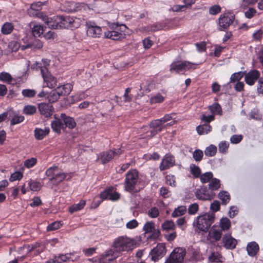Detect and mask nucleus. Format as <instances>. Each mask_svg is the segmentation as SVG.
Listing matches in <instances>:
<instances>
[{
	"mask_svg": "<svg viewBox=\"0 0 263 263\" xmlns=\"http://www.w3.org/2000/svg\"><path fill=\"white\" fill-rule=\"evenodd\" d=\"M13 28L14 27L11 23L6 22L2 27V32L4 34H9L12 31Z\"/></svg>",
	"mask_w": 263,
	"mask_h": 263,
	"instance_id": "nucleus-42",
	"label": "nucleus"
},
{
	"mask_svg": "<svg viewBox=\"0 0 263 263\" xmlns=\"http://www.w3.org/2000/svg\"><path fill=\"white\" fill-rule=\"evenodd\" d=\"M115 250L110 249L106 251L100 258V263H109L110 261L115 259L118 255Z\"/></svg>",
	"mask_w": 263,
	"mask_h": 263,
	"instance_id": "nucleus-19",
	"label": "nucleus"
},
{
	"mask_svg": "<svg viewBox=\"0 0 263 263\" xmlns=\"http://www.w3.org/2000/svg\"><path fill=\"white\" fill-rule=\"evenodd\" d=\"M175 165V159L174 156L166 154L162 158L159 166L160 171H164Z\"/></svg>",
	"mask_w": 263,
	"mask_h": 263,
	"instance_id": "nucleus-13",
	"label": "nucleus"
},
{
	"mask_svg": "<svg viewBox=\"0 0 263 263\" xmlns=\"http://www.w3.org/2000/svg\"><path fill=\"white\" fill-rule=\"evenodd\" d=\"M217 152V147L214 145H210L204 151V154L206 156H214Z\"/></svg>",
	"mask_w": 263,
	"mask_h": 263,
	"instance_id": "nucleus-45",
	"label": "nucleus"
},
{
	"mask_svg": "<svg viewBox=\"0 0 263 263\" xmlns=\"http://www.w3.org/2000/svg\"><path fill=\"white\" fill-rule=\"evenodd\" d=\"M195 195L196 197L200 200H211L214 198L215 194L212 191H208L206 187L202 186L200 189L196 190Z\"/></svg>",
	"mask_w": 263,
	"mask_h": 263,
	"instance_id": "nucleus-11",
	"label": "nucleus"
},
{
	"mask_svg": "<svg viewBox=\"0 0 263 263\" xmlns=\"http://www.w3.org/2000/svg\"><path fill=\"white\" fill-rule=\"evenodd\" d=\"M71 253H67L65 254H60L58 256H54V258L49 259L48 263H62L67 261H74L77 260L79 257L77 256L74 258L71 257Z\"/></svg>",
	"mask_w": 263,
	"mask_h": 263,
	"instance_id": "nucleus-17",
	"label": "nucleus"
},
{
	"mask_svg": "<svg viewBox=\"0 0 263 263\" xmlns=\"http://www.w3.org/2000/svg\"><path fill=\"white\" fill-rule=\"evenodd\" d=\"M51 126L53 131L59 134L61 133V129L64 128V122L61 116L60 117L54 116V120L51 122Z\"/></svg>",
	"mask_w": 263,
	"mask_h": 263,
	"instance_id": "nucleus-20",
	"label": "nucleus"
},
{
	"mask_svg": "<svg viewBox=\"0 0 263 263\" xmlns=\"http://www.w3.org/2000/svg\"><path fill=\"white\" fill-rule=\"evenodd\" d=\"M61 117L63 121L64 128L68 127L69 129H73L76 126V122L73 118L66 115L65 114H61Z\"/></svg>",
	"mask_w": 263,
	"mask_h": 263,
	"instance_id": "nucleus-22",
	"label": "nucleus"
},
{
	"mask_svg": "<svg viewBox=\"0 0 263 263\" xmlns=\"http://www.w3.org/2000/svg\"><path fill=\"white\" fill-rule=\"evenodd\" d=\"M33 17H37L41 19L45 23V24H46L47 21L48 20V17L46 15V14L45 13L41 11L35 13V14L33 15Z\"/></svg>",
	"mask_w": 263,
	"mask_h": 263,
	"instance_id": "nucleus-62",
	"label": "nucleus"
},
{
	"mask_svg": "<svg viewBox=\"0 0 263 263\" xmlns=\"http://www.w3.org/2000/svg\"><path fill=\"white\" fill-rule=\"evenodd\" d=\"M58 171V167L57 166H53L48 168L46 170L45 174L47 176L50 177V178L53 177Z\"/></svg>",
	"mask_w": 263,
	"mask_h": 263,
	"instance_id": "nucleus-54",
	"label": "nucleus"
},
{
	"mask_svg": "<svg viewBox=\"0 0 263 263\" xmlns=\"http://www.w3.org/2000/svg\"><path fill=\"white\" fill-rule=\"evenodd\" d=\"M162 229L163 231H165L166 232H169L171 231H174L175 228L176 227L174 222L171 220H165L162 224Z\"/></svg>",
	"mask_w": 263,
	"mask_h": 263,
	"instance_id": "nucleus-32",
	"label": "nucleus"
},
{
	"mask_svg": "<svg viewBox=\"0 0 263 263\" xmlns=\"http://www.w3.org/2000/svg\"><path fill=\"white\" fill-rule=\"evenodd\" d=\"M114 153L112 152V150L103 152L98 155L97 159L100 160L102 164H105L114 158Z\"/></svg>",
	"mask_w": 263,
	"mask_h": 263,
	"instance_id": "nucleus-21",
	"label": "nucleus"
},
{
	"mask_svg": "<svg viewBox=\"0 0 263 263\" xmlns=\"http://www.w3.org/2000/svg\"><path fill=\"white\" fill-rule=\"evenodd\" d=\"M43 47L42 43L39 39H34L32 42L27 44L26 45H24L22 47L23 49L27 48L32 49H41Z\"/></svg>",
	"mask_w": 263,
	"mask_h": 263,
	"instance_id": "nucleus-30",
	"label": "nucleus"
},
{
	"mask_svg": "<svg viewBox=\"0 0 263 263\" xmlns=\"http://www.w3.org/2000/svg\"><path fill=\"white\" fill-rule=\"evenodd\" d=\"M100 198L102 200L109 199L111 201L118 200L120 197V194L115 191V188L110 186L100 193Z\"/></svg>",
	"mask_w": 263,
	"mask_h": 263,
	"instance_id": "nucleus-12",
	"label": "nucleus"
},
{
	"mask_svg": "<svg viewBox=\"0 0 263 263\" xmlns=\"http://www.w3.org/2000/svg\"><path fill=\"white\" fill-rule=\"evenodd\" d=\"M36 69V70H39L41 71L44 81L45 83H46L48 87L52 88L55 87L57 86L58 82L57 78L53 77L48 71L46 67L41 66L39 65V64H37Z\"/></svg>",
	"mask_w": 263,
	"mask_h": 263,
	"instance_id": "nucleus-5",
	"label": "nucleus"
},
{
	"mask_svg": "<svg viewBox=\"0 0 263 263\" xmlns=\"http://www.w3.org/2000/svg\"><path fill=\"white\" fill-rule=\"evenodd\" d=\"M199 210L198 204L196 203L191 204L188 208V213L191 215L195 214Z\"/></svg>",
	"mask_w": 263,
	"mask_h": 263,
	"instance_id": "nucleus-60",
	"label": "nucleus"
},
{
	"mask_svg": "<svg viewBox=\"0 0 263 263\" xmlns=\"http://www.w3.org/2000/svg\"><path fill=\"white\" fill-rule=\"evenodd\" d=\"M101 28L98 26L90 25L88 26L87 29V34L88 36L97 37H99L101 34Z\"/></svg>",
	"mask_w": 263,
	"mask_h": 263,
	"instance_id": "nucleus-23",
	"label": "nucleus"
},
{
	"mask_svg": "<svg viewBox=\"0 0 263 263\" xmlns=\"http://www.w3.org/2000/svg\"><path fill=\"white\" fill-rule=\"evenodd\" d=\"M197 64L187 61L173 62L171 65V72L175 71L177 73L185 72L187 70L195 69Z\"/></svg>",
	"mask_w": 263,
	"mask_h": 263,
	"instance_id": "nucleus-3",
	"label": "nucleus"
},
{
	"mask_svg": "<svg viewBox=\"0 0 263 263\" xmlns=\"http://www.w3.org/2000/svg\"><path fill=\"white\" fill-rule=\"evenodd\" d=\"M165 245L163 243H158L150 252L151 259L156 262L161 258L166 253Z\"/></svg>",
	"mask_w": 263,
	"mask_h": 263,
	"instance_id": "nucleus-10",
	"label": "nucleus"
},
{
	"mask_svg": "<svg viewBox=\"0 0 263 263\" xmlns=\"http://www.w3.org/2000/svg\"><path fill=\"white\" fill-rule=\"evenodd\" d=\"M222 242L223 246L227 249L233 250L235 248L237 243V240L233 238L230 233L223 235Z\"/></svg>",
	"mask_w": 263,
	"mask_h": 263,
	"instance_id": "nucleus-16",
	"label": "nucleus"
},
{
	"mask_svg": "<svg viewBox=\"0 0 263 263\" xmlns=\"http://www.w3.org/2000/svg\"><path fill=\"white\" fill-rule=\"evenodd\" d=\"M220 187V180L217 178H212L209 184V188L212 191H216Z\"/></svg>",
	"mask_w": 263,
	"mask_h": 263,
	"instance_id": "nucleus-36",
	"label": "nucleus"
},
{
	"mask_svg": "<svg viewBox=\"0 0 263 263\" xmlns=\"http://www.w3.org/2000/svg\"><path fill=\"white\" fill-rule=\"evenodd\" d=\"M155 229V223L152 221L146 222L143 227V231L145 233H150Z\"/></svg>",
	"mask_w": 263,
	"mask_h": 263,
	"instance_id": "nucleus-49",
	"label": "nucleus"
},
{
	"mask_svg": "<svg viewBox=\"0 0 263 263\" xmlns=\"http://www.w3.org/2000/svg\"><path fill=\"white\" fill-rule=\"evenodd\" d=\"M20 47V44L16 41H11L9 43L8 47L11 52H16Z\"/></svg>",
	"mask_w": 263,
	"mask_h": 263,
	"instance_id": "nucleus-58",
	"label": "nucleus"
},
{
	"mask_svg": "<svg viewBox=\"0 0 263 263\" xmlns=\"http://www.w3.org/2000/svg\"><path fill=\"white\" fill-rule=\"evenodd\" d=\"M126 28V26L121 25V26L116 25L115 29L112 31H108L105 32V35L107 38L113 40H117L124 37L125 34L123 33L124 29Z\"/></svg>",
	"mask_w": 263,
	"mask_h": 263,
	"instance_id": "nucleus-9",
	"label": "nucleus"
},
{
	"mask_svg": "<svg viewBox=\"0 0 263 263\" xmlns=\"http://www.w3.org/2000/svg\"><path fill=\"white\" fill-rule=\"evenodd\" d=\"M164 100V97L160 93L157 94L156 96L152 97L150 99L152 104L161 103Z\"/></svg>",
	"mask_w": 263,
	"mask_h": 263,
	"instance_id": "nucleus-56",
	"label": "nucleus"
},
{
	"mask_svg": "<svg viewBox=\"0 0 263 263\" xmlns=\"http://www.w3.org/2000/svg\"><path fill=\"white\" fill-rule=\"evenodd\" d=\"M260 72L257 70H252L248 72L245 76V81L249 85H253L259 78Z\"/></svg>",
	"mask_w": 263,
	"mask_h": 263,
	"instance_id": "nucleus-18",
	"label": "nucleus"
},
{
	"mask_svg": "<svg viewBox=\"0 0 263 263\" xmlns=\"http://www.w3.org/2000/svg\"><path fill=\"white\" fill-rule=\"evenodd\" d=\"M85 204H86V201L82 200L79 202V203H78L77 204H74L72 205V206H71L70 207H69V212L70 213H73L75 212L80 211V210H82L84 207Z\"/></svg>",
	"mask_w": 263,
	"mask_h": 263,
	"instance_id": "nucleus-33",
	"label": "nucleus"
},
{
	"mask_svg": "<svg viewBox=\"0 0 263 263\" xmlns=\"http://www.w3.org/2000/svg\"><path fill=\"white\" fill-rule=\"evenodd\" d=\"M215 214L206 213L198 216L194 221L193 225L195 230L203 232H207L211 224L214 222Z\"/></svg>",
	"mask_w": 263,
	"mask_h": 263,
	"instance_id": "nucleus-1",
	"label": "nucleus"
},
{
	"mask_svg": "<svg viewBox=\"0 0 263 263\" xmlns=\"http://www.w3.org/2000/svg\"><path fill=\"white\" fill-rule=\"evenodd\" d=\"M58 23H59V29L61 28H76L79 26V20L69 16H63L59 15L57 17Z\"/></svg>",
	"mask_w": 263,
	"mask_h": 263,
	"instance_id": "nucleus-4",
	"label": "nucleus"
},
{
	"mask_svg": "<svg viewBox=\"0 0 263 263\" xmlns=\"http://www.w3.org/2000/svg\"><path fill=\"white\" fill-rule=\"evenodd\" d=\"M235 15L230 12H226L220 15L218 18V29L220 31H226L234 22Z\"/></svg>",
	"mask_w": 263,
	"mask_h": 263,
	"instance_id": "nucleus-6",
	"label": "nucleus"
},
{
	"mask_svg": "<svg viewBox=\"0 0 263 263\" xmlns=\"http://www.w3.org/2000/svg\"><path fill=\"white\" fill-rule=\"evenodd\" d=\"M36 111V108L35 106L28 105L24 107V113L27 115H32Z\"/></svg>",
	"mask_w": 263,
	"mask_h": 263,
	"instance_id": "nucleus-48",
	"label": "nucleus"
},
{
	"mask_svg": "<svg viewBox=\"0 0 263 263\" xmlns=\"http://www.w3.org/2000/svg\"><path fill=\"white\" fill-rule=\"evenodd\" d=\"M49 128H45L44 129L36 128L34 129V137L37 140H42L49 133Z\"/></svg>",
	"mask_w": 263,
	"mask_h": 263,
	"instance_id": "nucleus-27",
	"label": "nucleus"
},
{
	"mask_svg": "<svg viewBox=\"0 0 263 263\" xmlns=\"http://www.w3.org/2000/svg\"><path fill=\"white\" fill-rule=\"evenodd\" d=\"M229 143L226 141L221 142L218 145L219 151L222 153H226L228 149Z\"/></svg>",
	"mask_w": 263,
	"mask_h": 263,
	"instance_id": "nucleus-55",
	"label": "nucleus"
},
{
	"mask_svg": "<svg viewBox=\"0 0 263 263\" xmlns=\"http://www.w3.org/2000/svg\"><path fill=\"white\" fill-rule=\"evenodd\" d=\"M222 235V231L214 226L209 231L207 240L212 243L217 242L221 238Z\"/></svg>",
	"mask_w": 263,
	"mask_h": 263,
	"instance_id": "nucleus-14",
	"label": "nucleus"
},
{
	"mask_svg": "<svg viewBox=\"0 0 263 263\" xmlns=\"http://www.w3.org/2000/svg\"><path fill=\"white\" fill-rule=\"evenodd\" d=\"M61 96L62 95L60 92L59 89L57 88L51 91L49 95L48 96V99L49 101L54 102L59 99Z\"/></svg>",
	"mask_w": 263,
	"mask_h": 263,
	"instance_id": "nucleus-39",
	"label": "nucleus"
},
{
	"mask_svg": "<svg viewBox=\"0 0 263 263\" xmlns=\"http://www.w3.org/2000/svg\"><path fill=\"white\" fill-rule=\"evenodd\" d=\"M209 259L212 262H222V256L218 252H212L209 256Z\"/></svg>",
	"mask_w": 263,
	"mask_h": 263,
	"instance_id": "nucleus-38",
	"label": "nucleus"
},
{
	"mask_svg": "<svg viewBox=\"0 0 263 263\" xmlns=\"http://www.w3.org/2000/svg\"><path fill=\"white\" fill-rule=\"evenodd\" d=\"M24 120V117L23 116H14V117L10 121V124L11 125H14L18 123H21Z\"/></svg>",
	"mask_w": 263,
	"mask_h": 263,
	"instance_id": "nucleus-61",
	"label": "nucleus"
},
{
	"mask_svg": "<svg viewBox=\"0 0 263 263\" xmlns=\"http://www.w3.org/2000/svg\"><path fill=\"white\" fill-rule=\"evenodd\" d=\"M244 72L239 71L232 74L230 78V82L235 83L239 82V81L243 77L244 75Z\"/></svg>",
	"mask_w": 263,
	"mask_h": 263,
	"instance_id": "nucleus-46",
	"label": "nucleus"
},
{
	"mask_svg": "<svg viewBox=\"0 0 263 263\" xmlns=\"http://www.w3.org/2000/svg\"><path fill=\"white\" fill-rule=\"evenodd\" d=\"M203 156V152L200 149H196L193 154V157L194 160L197 162L201 161Z\"/></svg>",
	"mask_w": 263,
	"mask_h": 263,
	"instance_id": "nucleus-53",
	"label": "nucleus"
},
{
	"mask_svg": "<svg viewBox=\"0 0 263 263\" xmlns=\"http://www.w3.org/2000/svg\"><path fill=\"white\" fill-rule=\"evenodd\" d=\"M209 109L213 114L221 115V108L220 105L218 103L213 104L212 105L210 106Z\"/></svg>",
	"mask_w": 263,
	"mask_h": 263,
	"instance_id": "nucleus-52",
	"label": "nucleus"
},
{
	"mask_svg": "<svg viewBox=\"0 0 263 263\" xmlns=\"http://www.w3.org/2000/svg\"><path fill=\"white\" fill-rule=\"evenodd\" d=\"M29 189L32 191H37L41 188V184L40 182L34 180H30L28 182Z\"/></svg>",
	"mask_w": 263,
	"mask_h": 263,
	"instance_id": "nucleus-47",
	"label": "nucleus"
},
{
	"mask_svg": "<svg viewBox=\"0 0 263 263\" xmlns=\"http://www.w3.org/2000/svg\"><path fill=\"white\" fill-rule=\"evenodd\" d=\"M62 96H67L70 93L72 89V86L70 83H67L57 87Z\"/></svg>",
	"mask_w": 263,
	"mask_h": 263,
	"instance_id": "nucleus-31",
	"label": "nucleus"
},
{
	"mask_svg": "<svg viewBox=\"0 0 263 263\" xmlns=\"http://www.w3.org/2000/svg\"><path fill=\"white\" fill-rule=\"evenodd\" d=\"M166 182L171 186H175L176 185L175 177L174 175H168L166 176Z\"/></svg>",
	"mask_w": 263,
	"mask_h": 263,
	"instance_id": "nucleus-64",
	"label": "nucleus"
},
{
	"mask_svg": "<svg viewBox=\"0 0 263 263\" xmlns=\"http://www.w3.org/2000/svg\"><path fill=\"white\" fill-rule=\"evenodd\" d=\"M67 176V174L64 173L60 172L59 171L54 177L49 178V180L52 181L53 184L58 185L61 182H62Z\"/></svg>",
	"mask_w": 263,
	"mask_h": 263,
	"instance_id": "nucleus-26",
	"label": "nucleus"
},
{
	"mask_svg": "<svg viewBox=\"0 0 263 263\" xmlns=\"http://www.w3.org/2000/svg\"><path fill=\"white\" fill-rule=\"evenodd\" d=\"M61 224L59 221H55L49 224L47 227L48 231L56 230L60 228Z\"/></svg>",
	"mask_w": 263,
	"mask_h": 263,
	"instance_id": "nucleus-59",
	"label": "nucleus"
},
{
	"mask_svg": "<svg viewBox=\"0 0 263 263\" xmlns=\"http://www.w3.org/2000/svg\"><path fill=\"white\" fill-rule=\"evenodd\" d=\"M147 215L152 218H156L159 215V210L157 207H152L148 211Z\"/></svg>",
	"mask_w": 263,
	"mask_h": 263,
	"instance_id": "nucleus-51",
	"label": "nucleus"
},
{
	"mask_svg": "<svg viewBox=\"0 0 263 263\" xmlns=\"http://www.w3.org/2000/svg\"><path fill=\"white\" fill-rule=\"evenodd\" d=\"M65 11L67 12H73L79 10V4L74 2H66L65 3Z\"/></svg>",
	"mask_w": 263,
	"mask_h": 263,
	"instance_id": "nucleus-28",
	"label": "nucleus"
},
{
	"mask_svg": "<svg viewBox=\"0 0 263 263\" xmlns=\"http://www.w3.org/2000/svg\"><path fill=\"white\" fill-rule=\"evenodd\" d=\"M22 93L24 97L32 98L35 96L36 91L34 89H25L22 90Z\"/></svg>",
	"mask_w": 263,
	"mask_h": 263,
	"instance_id": "nucleus-50",
	"label": "nucleus"
},
{
	"mask_svg": "<svg viewBox=\"0 0 263 263\" xmlns=\"http://www.w3.org/2000/svg\"><path fill=\"white\" fill-rule=\"evenodd\" d=\"M160 235V231L159 229H155L154 231L150 233V235L148 236V239L156 240L158 238Z\"/></svg>",
	"mask_w": 263,
	"mask_h": 263,
	"instance_id": "nucleus-57",
	"label": "nucleus"
},
{
	"mask_svg": "<svg viewBox=\"0 0 263 263\" xmlns=\"http://www.w3.org/2000/svg\"><path fill=\"white\" fill-rule=\"evenodd\" d=\"M186 211V207L183 205H181L174 210L172 214V216L173 217H177L182 216L185 214Z\"/></svg>",
	"mask_w": 263,
	"mask_h": 263,
	"instance_id": "nucleus-40",
	"label": "nucleus"
},
{
	"mask_svg": "<svg viewBox=\"0 0 263 263\" xmlns=\"http://www.w3.org/2000/svg\"><path fill=\"white\" fill-rule=\"evenodd\" d=\"M134 240L127 236H119L116 238L112 247L117 253L132 250L134 247Z\"/></svg>",
	"mask_w": 263,
	"mask_h": 263,
	"instance_id": "nucleus-2",
	"label": "nucleus"
},
{
	"mask_svg": "<svg viewBox=\"0 0 263 263\" xmlns=\"http://www.w3.org/2000/svg\"><path fill=\"white\" fill-rule=\"evenodd\" d=\"M259 246L255 241L249 242L247 247V250L249 256H254L259 251Z\"/></svg>",
	"mask_w": 263,
	"mask_h": 263,
	"instance_id": "nucleus-25",
	"label": "nucleus"
},
{
	"mask_svg": "<svg viewBox=\"0 0 263 263\" xmlns=\"http://www.w3.org/2000/svg\"><path fill=\"white\" fill-rule=\"evenodd\" d=\"M218 198L221 200L222 204L226 205L230 201V195L226 191H221L218 195Z\"/></svg>",
	"mask_w": 263,
	"mask_h": 263,
	"instance_id": "nucleus-34",
	"label": "nucleus"
},
{
	"mask_svg": "<svg viewBox=\"0 0 263 263\" xmlns=\"http://www.w3.org/2000/svg\"><path fill=\"white\" fill-rule=\"evenodd\" d=\"M43 4L41 2H37L32 3L30 8L27 10V13L30 16H33V15L36 12H40Z\"/></svg>",
	"mask_w": 263,
	"mask_h": 263,
	"instance_id": "nucleus-24",
	"label": "nucleus"
},
{
	"mask_svg": "<svg viewBox=\"0 0 263 263\" xmlns=\"http://www.w3.org/2000/svg\"><path fill=\"white\" fill-rule=\"evenodd\" d=\"M138 178V172L136 170L129 171L126 175L125 180V190L132 192L135 187Z\"/></svg>",
	"mask_w": 263,
	"mask_h": 263,
	"instance_id": "nucleus-8",
	"label": "nucleus"
},
{
	"mask_svg": "<svg viewBox=\"0 0 263 263\" xmlns=\"http://www.w3.org/2000/svg\"><path fill=\"white\" fill-rule=\"evenodd\" d=\"M23 177V174L20 172H15L13 173L9 179L10 181L12 182L15 180H20Z\"/></svg>",
	"mask_w": 263,
	"mask_h": 263,
	"instance_id": "nucleus-63",
	"label": "nucleus"
},
{
	"mask_svg": "<svg viewBox=\"0 0 263 263\" xmlns=\"http://www.w3.org/2000/svg\"><path fill=\"white\" fill-rule=\"evenodd\" d=\"M44 28L41 25H36L32 28V32L34 36H40L43 33Z\"/></svg>",
	"mask_w": 263,
	"mask_h": 263,
	"instance_id": "nucleus-44",
	"label": "nucleus"
},
{
	"mask_svg": "<svg viewBox=\"0 0 263 263\" xmlns=\"http://www.w3.org/2000/svg\"><path fill=\"white\" fill-rule=\"evenodd\" d=\"M38 109L40 114L45 118L50 117L53 112V106L49 103H40L38 104Z\"/></svg>",
	"mask_w": 263,
	"mask_h": 263,
	"instance_id": "nucleus-15",
	"label": "nucleus"
},
{
	"mask_svg": "<svg viewBox=\"0 0 263 263\" xmlns=\"http://www.w3.org/2000/svg\"><path fill=\"white\" fill-rule=\"evenodd\" d=\"M185 254V249L176 248L174 249L164 263H182Z\"/></svg>",
	"mask_w": 263,
	"mask_h": 263,
	"instance_id": "nucleus-7",
	"label": "nucleus"
},
{
	"mask_svg": "<svg viewBox=\"0 0 263 263\" xmlns=\"http://www.w3.org/2000/svg\"><path fill=\"white\" fill-rule=\"evenodd\" d=\"M220 230L224 231L229 230L231 227V221L227 217L222 218L220 221Z\"/></svg>",
	"mask_w": 263,
	"mask_h": 263,
	"instance_id": "nucleus-35",
	"label": "nucleus"
},
{
	"mask_svg": "<svg viewBox=\"0 0 263 263\" xmlns=\"http://www.w3.org/2000/svg\"><path fill=\"white\" fill-rule=\"evenodd\" d=\"M191 174L195 178H199L201 174V171L199 166L194 164H191L190 166Z\"/></svg>",
	"mask_w": 263,
	"mask_h": 263,
	"instance_id": "nucleus-41",
	"label": "nucleus"
},
{
	"mask_svg": "<svg viewBox=\"0 0 263 263\" xmlns=\"http://www.w3.org/2000/svg\"><path fill=\"white\" fill-rule=\"evenodd\" d=\"M213 173L211 172H206L200 176V179L202 183H206L210 181L213 178Z\"/></svg>",
	"mask_w": 263,
	"mask_h": 263,
	"instance_id": "nucleus-43",
	"label": "nucleus"
},
{
	"mask_svg": "<svg viewBox=\"0 0 263 263\" xmlns=\"http://www.w3.org/2000/svg\"><path fill=\"white\" fill-rule=\"evenodd\" d=\"M212 127L209 124H204L202 125L198 126L196 130L199 135L208 134L211 130Z\"/></svg>",
	"mask_w": 263,
	"mask_h": 263,
	"instance_id": "nucleus-37",
	"label": "nucleus"
},
{
	"mask_svg": "<svg viewBox=\"0 0 263 263\" xmlns=\"http://www.w3.org/2000/svg\"><path fill=\"white\" fill-rule=\"evenodd\" d=\"M57 17L59 15L54 16L52 17H48V20L47 21L46 25L48 28L52 29H59V23H57Z\"/></svg>",
	"mask_w": 263,
	"mask_h": 263,
	"instance_id": "nucleus-29",
	"label": "nucleus"
}]
</instances>
